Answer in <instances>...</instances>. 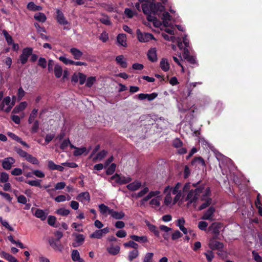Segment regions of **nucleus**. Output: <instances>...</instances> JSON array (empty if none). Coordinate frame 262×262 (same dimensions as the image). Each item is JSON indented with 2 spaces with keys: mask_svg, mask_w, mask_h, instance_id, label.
Instances as JSON below:
<instances>
[{
  "mask_svg": "<svg viewBox=\"0 0 262 262\" xmlns=\"http://www.w3.org/2000/svg\"><path fill=\"white\" fill-rule=\"evenodd\" d=\"M56 19L57 22L60 25H67L68 21L66 20L63 13L60 10L56 11Z\"/></svg>",
  "mask_w": 262,
  "mask_h": 262,
  "instance_id": "6e6552de",
  "label": "nucleus"
},
{
  "mask_svg": "<svg viewBox=\"0 0 262 262\" xmlns=\"http://www.w3.org/2000/svg\"><path fill=\"white\" fill-rule=\"evenodd\" d=\"M25 92L21 87L17 89V102L20 100L25 96Z\"/></svg>",
  "mask_w": 262,
  "mask_h": 262,
  "instance_id": "6e6d98bb",
  "label": "nucleus"
},
{
  "mask_svg": "<svg viewBox=\"0 0 262 262\" xmlns=\"http://www.w3.org/2000/svg\"><path fill=\"white\" fill-rule=\"evenodd\" d=\"M147 57L149 60L154 62L157 60V51L156 48H151L147 53Z\"/></svg>",
  "mask_w": 262,
  "mask_h": 262,
  "instance_id": "9d476101",
  "label": "nucleus"
},
{
  "mask_svg": "<svg viewBox=\"0 0 262 262\" xmlns=\"http://www.w3.org/2000/svg\"><path fill=\"white\" fill-rule=\"evenodd\" d=\"M130 238L134 241L141 243H145L148 241L147 237L146 236H139L136 235H132L130 236Z\"/></svg>",
  "mask_w": 262,
  "mask_h": 262,
  "instance_id": "6ab92c4d",
  "label": "nucleus"
},
{
  "mask_svg": "<svg viewBox=\"0 0 262 262\" xmlns=\"http://www.w3.org/2000/svg\"><path fill=\"white\" fill-rule=\"evenodd\" d=\"M106 153H107V152L105 150H101V151H100L99 152H98L97 154L96 159L102 160L106 156Z\"/></svg>",
  "mask_w": 262,
  "mask_h": 262,
  "instance_id": "338daca9",
  "label": "nucleus"
},
{
  "mask_svg": "<svg viewBox=\"0 0 262 262\" xmlns=\"http://www.w3.org/2000/svg\"><path fill=\"white\" fill-rule=\"evenodd\" d=\"M109 214H110L113 219L116 220L122 219L125 215L123 211L118 212L114 211L113 209L109 210Z\"/></svg>",
  "mask_w": 262,
  "mask_h": 262,
  "instance_id": "9b49d317",
  "label": "nucleus"
},
{
  "mask_svg": "<svg viewBox=\"0 0 262 262\" xmlns=\"http://www.w3.org/2000/svg\"><path fill=\"white\" fill-rule=\"evenodd\" d=\"M96 81V77L95 76L89 77L86 79L85 86L91 88L94 83Z\"/></svg>",
  "mask_w": 262,
  "mask_h": 262,
  "instance_id": "72a5a7b5",
  "label": "nucleus"
},
{
  "mask_svg": "<svg viewBox=\"0 0 262 262\" xmlns=\"http://www.w3.org/2000/svg\"><path fill=\"white\" fill-rule=\"evenodd\" d=\"M9 179V175L6 172H3L1 173L0 182L2 183H5L8 181Z\"/></svg>",
  "mask_w": 262,
  "mask_h": 262,
  "instance_id": "5fc2aeb1",
  "label": "nucleus"
},
{
  "mask_svg": "<svg viewBox=\"0 0 262 262\" xmlns=\"http://www.w3.org/2000/svg\"><path fill=\"white\" fill-rule=\"evenodd\" d=\"M205 202L203 203L199 208V210H202L207 207H208L211 204L212 202V199L210 198H207L206 199H205Z\"/></svg>",
  "mask_w": 262,
  "mask_h": 262,
  "instance_id": "4c0bfd02",
  "label": "nucleus"
},
{
  "mask_svg": "<svg viewBox=\"0 0 262 262\" xmlns=\"http://www.w3.org/2000/svg\"><path fill=\"white\" fill-rule=\"evenodd\" d=\"M132 181V179L129 177H125L120 174V180L119 184L122 185L127 184Z\"/></svg>",
  "mask_w": 262,
  "mask_h": 262,
  "instance_id": "c9c22d12",
  "label": "nucleus"
},
{
  "mask_svg": "<svg viewBox=\"0 0 262 262\" xmlns=\"http://www.w3.org/2000/svg\"><path fill=\"white\" fill-rule=\"evenodd\" d=\"M33 49L31 48H26L23 49L22 54L20 55V60L23 64L28 61L29 57L32 55Z\"/></svg>",
  "mask_w": 262,
  "mask_h": 262,
  "instance_id": "20e7f679",
  "label": "nucleus"
},
{
  "mask_svg": "<svg viewBox=\"0 0 262 262\" xmlns=\"http://www.w3.org/2000/svg\"><path fill=\"white\" fill-rule=\"evenodd\" d=\"M208 262H212L213 258L214 257V254L212 251H208L206 253H204Z\"/></svg>",
  "mask_w": 262,
  "mask_h": 262,
  "instance_id": "de8ad7c7",
  "label": "nucleus"
},
{
  "mask_svg": "<svg viewBox=\"0 0 262 262\" xmlns=\"http://www.w3.org/2000/svg\"><path fill=\"white\" fill-rule=\"evenodd\" d=\"M54 71L55 76L57 78H59L61 76L63 72L62 67L57 64H55Z\"/></svg>",
  "mask_w": 262,
  "mask_h": 262,
  "instance_id": "a878e982",
  "label": "nucleus"
},
{
  "mask_svg": "<svg viewBox=\"0 0 262 262\" xmlns=\"http://www.w3.org/2000/svg\"><path fill=\"white\" fill-rule=\"evenodd\" d=\"M208 224L206 222L200 221L198 224L199 228L203 231H206Z\"/></svg>",
  "mask_w": 262,
  "mask_h": 262,
  "instance_id": "864d4df0",
  "label": "nucleus"
},
{
  "mask_svg": "<svg viewBox=\"0 0 262 262\" xmlns=\"http://www.w3.org/2000/svg\"><path fill=\"white\" fill-rule=\"evenodd\" d=\"M103 235L101 230H97L90 235L91 238L100 239L102 237Z\"/></svg>",
  "mask_w": 262,
  "mask_h": 262,
  "instance_id": "c03bdc74",
  "label": "nucleus"
},
{
  "mask_svg": "<svg viewBox=\"0 0 262 262\" xmlns=\"http://www.w3.org/2000/svg\"><path fill=\"white\" fill-rule=\"evenodd\" d=\"M49 243L50 246L55 251L61 252L63 249V246L60 241H58V239H55L53 237L49 239Z\"/></svg>",
  "mask_w": 262,
  "mask_h": 262,
  "instance_id": "423d86ee",
  "label": "nucleus"
},
{
  "mask_svg": "<svg viewBox=\"0 0 262 262\" xmlns=\"http://www.w3.org/2000/svg\"><path fill=\"white\" fill-rule=\"evenodd\" d=\"M55 213L58 215L66 216L70 213V211L69 209L60 208L56 210Z\"/></svg>",
  "mask_w": 262,
  "mask_h": 262,
  "instance_id": "2f4dec72",
  "label": "nucleus"
},
{
  "mask_svg": "<svg viewBox=\"0 0 262 262\" xmlns=\"http://www.w3.org/2000/svg\"><path fill=\"white\" fill-rule=\"evenodd\" d=\"M116 168V164L115 163H112L111 165L107 168L106 170V174L107 175H112L115 171Z\"/></svg>",
  "mask_w": 262,
  "mask_h": 262,
  "instance_id": "79ce46f5",
  "label": "nucleus"
},
{
  "mask_svg": "<svg viewBox=\"0 0 262 262\" xmlns=\"http://www.w3.org/2000/svg\"><path fill=\"white\" fill-rule=\"evenodd\" d=\"M172 198L171 197V192H169L167 193L166 195V196L164 199V204L165 205L168 206L169 205L171 202Z\"/></svg>",
  "mask_w": 262,
  "mask_h": 262,
  "instance_id": "13d9d810",
  "label": "nucleus"
},
{
  "mask_svg": "<svg viewBox=\"0 0 262 262\" xmlns=\"http://www.w3.org/2000/svg\"><path fill=\"white\" fill-rule=\"evenodd\" d=\"M39 122L38 120H36L33 121V124L30 130L31 132L33 134L37 133L39 129Z\"/></svg>",
  "mask_w": 262,
  "mask_h": 262,
  "instance_id": "a19ab883",
  "label": "nucleus"
},
{
  "mask_svg": "<svg viewBox=\"0 0 262 262\" xmlns=\"http://www.w3.org/2000/svg\"><path fill=\"white\" fill-rule=\"evenodd\" d=\"M116 63L121 68H126L127 67V63L125 60H124V56L122 55L117 56L116 57Z\"/></svg>",
  "mask_w": 262,
  "mask_h": 262,
  "instance_id": "dca6fc26",
  "label": "nucleus"
},
{
  "mask_svg": "<svg viewBox=\"0 0 262 262\" xmlns=\"http://www.w3.org/2000/svg\"><path fill=\"white\" fill-rule=\"evenodd\" d=\"M15 103V100H14V97H13L12 100H11L10 97L7 96L2 101V103L0 105V109L8 113L14 105Z\"/></svg>",
  "mask_w": 262,
  "mask_h": 262,
  "instance_id": "f03ea898",
  "label": "nucleus"
},
{
  "mask_svg": "<svg viewBox=\"0 0 262 262\" xmlns=\"http://www.w3.org/2000/svg\"><path fill=\"white\" fill-rule=\"evenodd\" d=\"M142 3L143 12L147 15V19L149 21L156 20L155 15H159L164 10V7L160 3L155 4L148 1L140 0Z\"/></svg>",
  "mask_w": 262,
  "mask_h": 262,
  "instance_id": "f257e3e1",
  "label": "nucleus"
},
{
  "mask_svg": "<svg viewBox=\"0 0 262 262\" xmlns=\"http://www.w3.org/2000/svg\"><path fill=\"white\" fill-rule=\"evenodd\" d=\"M103 17L99 19V20L105 25L110 26L111 25V21L108 15L103 14Z\"/></svg>",
  "mask_w": 262,
  "mask_h": 262,
  "instance_id": "58836bf2",
  "label": "nucleus"
},
{
  "mask_svg": "<svg viewBox=\"0 0 262 262\" xmlns=\"http://www.w3.org/2000/svg\"><path fill=\"white\" fill-rule=\"evenodd\" d=\"M27 8L31 11H36L41 10V7L36 5L33 2H30L27 5Z\"/></svg>",
  "mask_w": 262,
  "mask_h": 262,
  "instance_id": "f704fd0d",
  "label": "nucleus"
},
{
  "mask_svg": "<svg viewBox=\"0 0 262 262\" xmlns=\"http://www.w3.org/2000/svg\"><path fill=\"white\" fill-rule=\"evenodd\" d=\"M154 253L151 252L147 253L143 259V262H153L152 258Z\"/></svg>",
  "mask_w": 262,
  "mask_h": 262,
  "instance_id": "49530a36",
  "label": "nucleus"
},
{
  "mask_svg": "<svg viewBox=\"0 0 262 262\" xmlns=\"http://www.w3.org/2000/svg\"><path fill=\"white\" fill-rule=\"evenodd\" d=\"M252 254L254 257V260L257 262H262V257L259 254L255 251L252 252Z\"/></svg>",
  "mask_w": 262,
  "mask_h": 262,
  "instance_id": "774afa93",
  "label": "nucleus"
},
{
  "mask_svg": "<svg viewBox=\"0 0 262 262\" xmlns=\"http://www.w3.org/2000/svg\"><path fill=\"white\" fill-rule=\"evenodd\" d=\"M198 199V198L193 189L189 191L186 198V200L189 201L190 204L195 202Z\"/></svg>",
  "mask_w": 262,
  "mask_h": 262,
  "instance_id": "ddd939ff",
  "label": "nucleus"
},
{
  "mask_svg": "<svg viewBox=\"0 0 262 262\" xmlns=\"http://www.w3.org/2000/svg\"><path fill=\"white\" fill-rule=\"evenodd\" d=\"M139 255V251L138 249H134L130 251L128 256V259L130 261H132L134 259L137 258Z\"/></svg>",
  "mask_w": 262,
  "mask_h": 262,
  "instance_id": "bb28decb",
  "label": "nucleus"
},
{
  "mask_svg": "<svg viewBox=\"0 0 262 262\" xmlns=\"http://www.w3.org/2000/svg\"><path fill=\"white\" fill-rule=\"evenodd\" d=\"M209 246L212 250H220L224 247L222 243L216 241H211Z\"/></svg>",
  "mask_w": 262,
  "mask_h": 262,
  "instance_id": "f8f14e48",
  "label": "nucleus"
},
{
  "mask_svg": "<svg viewBox=\"0 0 262 262\" xmlns=\"http://www.w3.org/2000/svg\"><path fill=\"white\" fill-rule=\"evenodd\" d=\"M90 198L91 196L90 193L86 191L79 193L77 195L76 199L79 201H82L83 200L89 201L90 200Z\"/></svg>",
  "mask_w": 262,
  "mask_h": 262,
  "instance_id": "412c9836",
  "label": "nucleus"
},
{
  "mask_svg": "<svg viewBox=\"0 0 262 262\" xmlns=\"http://www.w3.org/2000/svg\"><path fill=\"white\" fill-rule=\"evenodd\" d=\"M79 84L82 85L84 83L86 79V76L85 75L82 73H78Z\"/></svg>",
  "mask_w": 262,
  "mask_h": 262,
  "instance_id": "052dcab7",
  "label": "nucleus"
},
{
  "mask_svg": "<svg viewBox=\"0 0 262 262\" xmlns=\"http://www.w3.org/2000/svg\"><path fill=\"white\" fill-rule=\"evenodd\" d=\"M37 113H38L37 109L34 108L32 110V111L31 112V113L29 116V119H28V123L29 124H31L33 122V121H34V119L37 116Z\"/></svg>",
  "mask_w": 262,
  "mask_h": 262,
  "instance_id": "c756f323",
  "label": "nucleus"
},
{
  "mask_svg": "<svg viewBox=\"0 0 262 262\" xmlns=\"http://www.w3.org/2000/svg\"><path fill=\"white\" fill-rule=\"evenodd\" d=\"M48 224L52 227L57 228L60 224L56 223V217L55 216L49 215L48 218Z\"/></svg>",
  "mask_w": 262,
  "mask_h": 262,
  "instance_id": "4be33fe9",
  "label": "nucleus"
},
{
  "mask_svg": "<svg viewBox=\"0 0 262 262\" xmlns=\"http://www.w3.org/2000/svg\"><path fill=\"white\" fill-rule=\"evenodd\" d=\"M17 154H18L21 157L25 158L27 160L30 154H28L26 151H24L20 148H17Z\"/></svg>",
  "mask_w": 262,
  "mask_h": 262,
  "instance_id": "603ef678",
  "label": "nucleus"
},
{
  "mask_svg": "<svg viewBox=\"0 0 262 262\" xmlns=\"http://www.w3.org/2000/svg\"><path fill=\"white\" fill-rule=\"evenodd\" d=\"M160 67L164 72H167L169 70L170 65L166 58H162L160 62Z\"/></svg>",
  "mask_w": 262,
  "mask_h": 262,
  "instance_id": "f3484780",
  "label": "nucleus"
},
{
  "mask_svg": "<svg viewBox=\"0 0 262 262\" xmlns=\"http://www.w3.org/2000/svg\"><path fill=\"white\" fill-rule=\"evenodd\" d=\"M120 248L119 246H114L113 245H112L110 247L107 248L108 252L113 255H115L118 254L120 252Z\"/></svg>",
  "mask_w": 262,
  "mask_h": 262,
  "instance_id": "393cba45",
  "label": "nucleus"
},
{
  "mask_svg": "<svg viewBox=\"0 0 262 262\" xmlns=\"http://www.w3.org/2000/svg\"><path fill=\"white\" fill-rule=\"evenodd\" d=\"M141 186V183L140 182L135 181L132 183L128 184L126 187L130 191H135L138 190Z\"/></svg>",
  "mask_w": 262,
  "mask_h": 262,
  "instance_id": "4468645a",
  "label": "nucleus"
},
{
  "mask_svg": "<svg viewBox=\"0 0 262 262\" xmlns=\"http://www.w3.org/2000/svg\"><path fill=\"white\" fill-rule=\"evenodd\" d=\"M123 246L125 248H132L134 249H138L139 247L138 244L133 241V240L129 241L128 242L124 243Z\"/></svg>",
  "mask_w": 262,
  "mask_h": 262,
  "instance_id": "c85d7f7f",
  "label": "nucleus"
},
{
  "mask_svg": "<svg viewBox=\"0 0 262 262\" xmlns=\"http://www.w3.org/2000/svg\"><path fill=\"white\" fill-rule=\"evenodd\" d=\"M70 144V142L69 139L64 140L61 143V144L60 145V148L62 150H64L68 147L69 144Z\"/></svg>",
  "mask_w": 262,
  "mask_h": 262,
  "instance_id": "69168bd1",
  "label": "nucleus"
},
{
  "mask_svg": "<svg viewBox=\"0 0 262 262\" xmlns=\"http://www.w3.org/2000/svg\"><path fill=\"white\" fill-rule=\"evenodd\" d=\"M222 224L218 222H214L209 227V230L214 234L213 238H216L220 234Z\"/></svg>",
  "mask_w": 262,
  "mask_h": 262,
  "instance_id": "39448f33",
  "label": "nucleus"
},
{
  "mask_svg": "<svg viewBox=\"0 0 262 262\" xmlns=\"http://www.w3.org/2000/svg\"><path fill=\"white\" fill-rule=\"evenodd\" d=\"M28 106V103L26 101H23L20 102L17 105V113L24 110Z\"/></svg>",
  "mask_w": 262,
  "mask_h": 262,
  "instance_id": "09e8293b",
  "label": "nucleus"
},
{
  "mask_svg": "<svg viewBox=\"0 0 262 262\" xmlns=\"http://www.w3.org/2000/svg\"><path fill=\"white\" fill-rule=\"evenodd\" d=\"M40 180H28V181H26V183L32 186L38 187L41 188V185H40Z\"/></svg>",
  "mask_w": 262,
  "mask_h": 262,
  "instance_id": "ea45409f",
  "label": "nucleus"
},
{
  "mask_svg": "<svg viewBox=\"0 0 262 262\" xmlns=\"http://www.w3.org/2000/svg\"><path fill=\"white\" fill-rule=\"evenodd\" d=\"M99 208L100 213L103 214L106 213L107 212L109 214V210H111V209H109V208L104 204H101L100 205H99Z\"/></svg>",
  "mask_w": 262,
  "mask_h": 262,
  "instance_id": "37998d69",
  "label": "nucleus"
},
{
  "mask_svg": "<svg viewBox=\"0 0 262 262\" xmlns=\"http://www.w3.org/2000/svg\"><path fill=\"white\" fill-rule=\"evenodd\" d=\"M197 164H200L203 166H206L205 161L201 157H195L192 160L191 162V165H196Z\"/></svg>",
  "mask_w": 262,
  "mask_h": 262,
  "instance_id": "aec40b11",
  "label": "nucleus"
},
{
  "mask_svg": "<svg viewBox=\"0 0 262 262\" xmlns=\"http://www.w3.org/2000/svg\"><path fill=\"white\" fill-rule=\"evenodd\" d=\"M57 165L55 164L52 160H49L48 162V167L51 170H54L57 169Z\"/></svg>",
  "mask_w": 262,
  "mask_h": 262,
  "instance_id": "bf43d9fd",
  "label": "nucleus"
},
{
  "mask_svg": "<svg viewBox=\"0 0 262 262\" xmlns=\"http://www.w3.org/2000/svg\"><path fill=\"white\" fill-rule=\"evenodd\" d=\"M146 225L148 229L152 232L156 236L159 237L160 236L159 231L155 225L151 224L149 222L146 223Z\"/></svg>",
  "mask_w": 262,
  "mask_h": 262,
  "instance_id": "b1692460",
  "label": "nucleus"
},
{
  "mask_svg": "<svg viewBox=\"0 0 262 262\" xmlns=\"http://www.w3.org/2000/svg\"><path fill=\"white\" fill-rule=\"evenodd\" d=\"M38 64L42 68H46L47 67V61L46 59L40 57L38 60Z\"/></svg>",
  "mask_w": 262,
  "mask_h": 262,
  "instance_id": "0e129e2a",
  "label": "nucleus"
},
{
  "mask_svg": "<svg viewBox=\"0 0 262 262\" xmlns=\"http://www.w3.org/2000/svg\"><path fill=\"white\" fill-rule=\"evenodd\" d=\"M75 241L79 245H81L84 241V236L83 234H77L76 235Z\"/></svg>",
  "mask_w": 262,
  "mask_h": 262,
  "instance_id": "3c124183",
  "label": "nucleus"
},
{
  "mask_svg": "<svg viewBox=\"0 0 262 262\" xmlns=\"http://www.w3.org/2000/svg\"><path fill=\"white\" fill-rule=\"evenodd\" d=\"M71 258L74 261H77L78 260L81 259L79 253L77 250L74 249L72 250Z\"/></svg>",
  "mask_w": 262,
  "mask_h": 262,
  "instance_id": "e433bc0d",
  "label": "nucleus"
},
{
  "mask_svg": "<svg viewBox=\"0 0 262 262\" xmlns=\"http://www.w3.org/2000/svg\"><path fill=\"white\" fill-rule=\"evenodd\" d=\"M117 41L118 43L123 46V47H126V35L125 34H119L118 35L117 37Z\"/></svg>",
  "mask_w": 262,
  "mask_h": 262,
  "instance_id": "a211bd4d",
  "label": "nucleus"
},
{
  "mask_svg": "<svg viewBox=\"0 0 262 262\" xmlns=\"http://www.w3.org/2000/svg\"><path fill=\"white\" fill-rule=\"evenodd\" d=\"M34 215L41 221H45L47 218V213L42 209H36Z\"/></svg>",
  "mask_w": 262,
  "mask_h": 262,
  "instance_id": "2eb2a0df",
  "label": "nucleus"
},
{
  "mask_svg": "<svg viewBox=\"0 0 262 262\" xmlns=\"http://www.w3.org/2000/svg\"><path fill=\"white\" fill-rule=\"evenodd\" d=\"M124 14L128 18H132L134 15V12L129 8H126L125 9Z\"/></svg>",
  "mask_w": 262,
  "mask_h": 262,
  "instance_id": "e2e57ef3",
  "label": "nucleus"
},
{
  "mask_svg": "<svg viewBox=\"0 0 262 262\" xmlns=\"http://www.w3.org/2000/svg\"><path fill=\"white\" fill-rule=\"evenodd\" d=\"M27 161L33 164L38 165L39 164V161L38 159L36 158L33 157L31 155H30V156L27 159Z\"/></svg>",
  "mask_w": 262,
  "mask_h": 262,
  "instance_id": "4d7b16f0",
  "label": "nucleus"
},
{
  "mask_svg": "<svg viewBox=\"0 0 262 262\" xmlns=\"http://www.w3.org/2000/svg\"><path fill=\"white\" fill-rule=\"evenodd\" d=\"M183 145V142L178 138H176L172 142V146L175 148H180Z\"/></svg>",
  "mask_w": 262,
  "mask_h": 262,
  "instance_id": "a18cd8bd",
  "label": "nucleus"
},
{
  "mask_svg": "<svg viewBox=\"0 0 262 262\" xmlns=\"http://www.w3.org/2000/svg\"><path fill=\"white\" fill-rule=\"evenodd\" d=\"M15 160L11 157L5 158L2 163L3 167L5 169H10Z\"/></svg>",
  "mask_w": 262,
  "mask_h": 262,
  "instance_id": "1a4fd4ad",
  "label": "nucleus"
},
{
  "mask_svg": "<svg viewBox=\"0 0 262 262\" xmlns=\"http://www.w3.org/2000/svg\"><path fill=\"white\" fill-rule=\"evenodd\" d=\"M34 17L36 20L41 23L45 22L47 19L45 14L40 12L35 14Z\"/></svg>",
  "mask_w": 262,
  "mask_h": 262,
  "instance_id": "cd10ccee",
  "label": "nucleus"
},
{
  "mask_svg": "<svg viewBox=\"0 0 262 262\" xmlns=\"http://www.w3.org/2000/svg\"><path fill=\"white\" fill-rule=\"evenodd\" d=\"M182 236H183L182 233H181L179 230H176L171 234V239L173 241H175V240H177L178 238L181 237Z\"/></svg>",
  "mask_w": 262,
  "mask_h": 262,
  "instance_id": "8fccbe9b",
  "label": "nucleus"
},
{
  "mask_svg": "<svg viewBox=\"0 0 262 262\" xmlns=\"http://www.w3.org/2000/svg\"><path fill=\"white\" fill-rule=\"evenodd\" d=\"M3 34L4 35L6 39L8 42V44H11L12 43L13 40L10 35L8 33V32L6 30L3 31Z\"/></svg>",
  "mask_w": 262,
  "mask_h": 262,
  "instance_id": "680f3d73",
  "label": "nucleus"
},
{
  "mask_svg": "<svg viewBox=\"0 0 262 262\" xmlns=\"http://www.w3.org/2000/svg\"><path fill=\"white\" fill-rule=\"evenodd\" d=\"M215 210L214 207H210L205 212H204L201 219L204 220L212 221L213 220L212 216Z\"/></svg>",
  "mask_w": 262,
  "mask_h": 262,
  "instance_id": "0eeeda50",
  "label": "nucleus"
},
{
  "mask_svg": "<svg viewBox=\"0 0 262 262\" xmlns=\"http://www.w3.org/2000/svg\"><path fill=\"white\" fill-rule=\"evenodd\" d=\"M137 38L140 42H146L150 40H156L154 35L149 33H142L141 30L138 29L136 31Z\"/></svg>",
  "mask_w": 262,
  "mask_h": 262,
  "instance_id": "7ed1b4c3",
  "label": "nucleus"
},
{
  "mask_svg": "<svg viewBox=\"0 0 262 262\" xmlns=\"http://www.w3.org/2000/svg\"><path fill=\"white\" fill-rule=\"evenodd\" d=\"M89 152V150L87 151V149L85 147H81V148H75V150L74 151V155L75 156H79L81 155L82 154H84V152H86V154H88Z\"/></svg>",
  "mask_w": 262,
  "mask_h": 262,
  "instance_id": "7c9ffc66",
  "label": "nucleus"
},
{
  "mask_svg": "<svg viewBox=\"0 0 262 262\" xmlns=\"http://www.w3.org/2000/svg\"><path fill=\"white\" fill-rule=\"evenodd\" d=\"M71 53L73 55L74 58L76 60L80 59L82 55V53L79 50L72 48L70 49Z\"/></svg>",
  "mask_w": 262,
  "mask_h": 262,
  "instance_id": "5701e85b",
  "label": "nucleus"
},
{
  "mask_svg": "<svg viewBox=\"0 0 262 262\" xmlns=\"http://www.w3.org/2000/svg\"><path fill=\"white\" fill-rule=\"evenodd\" d=\"M1 256L6 259L9 262H16V260L15 259V257L5 252H2L1 253Z\"/></svg>",
  "mask_w": 262,
  "mask_h": 262,
  "instance_id": "473e14b6",
  "label": "nucleus"
}]
</instances>
